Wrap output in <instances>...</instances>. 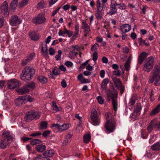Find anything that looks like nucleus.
Wrapping results in <instances>:
<instances>
[{
  "mask_svg": "<svg viewBox=\"0 0 160 160\" xmlns=\"http://www.w3.org/2000/svg\"><path fill=\"white\" fill-rule=\"evenodd\" d=\"M35 70L31 67H26L22 71L20 77L21 79L24 81H28L30 80L31 78L35 74Z\"/></svg>",
  "mask_w": 160,
  "mask_h": 160,
  "instance_id": "nucleus-1",
  "label": "nucleus"
},
{
  "mask_svg": "<svg viewBox=\"0 0 160 160\" xmlns=\"http://www.w3.org/2000/svg\"><path fill=\"white\" fill-rule=\"evenodd\" d=\"M40 117L38 112L32 110L26 112L24 119L26 122H29L33 120L38 119Z\"/></svg>",
  "mask_w": 160,
  "mask_h": 160,
  "instance_id": "nucleus-2",
  "label": "nucleus"
},
{
  "mask_svg": "<svg viewBox=\"0 0 160 160\" xmlns=\"http://www.w3.org/2000/svg\"><path fill=\"white\" fill-rule=\"evenodd\" d=\"M91 118L93 125L97 126L99 125L100 122V117L94 109H92L91 111Z\"/></svg>",
  "mask_w": 160,
  "mask_h": 160,
  "instance_id": "nucleus-3",
  "label": "nucleus"
},
{
  "mask_svg": "<svg viewBox=\"0 0 160 160\" xmlns=\"http://www.w3.org/2000/svg\"><path fill=\"white\" fill-rule=\"evenodd\" d=\"M154 64L153 58L150 57L148 58L143 66V70L148 72H149L152 68Z\"/></svg>",
  "mask_w": 160,
  "mask_h": 160,
  "instance_id": "nucleus-4",
  "label": "nucleus"
},
{
  "mask_svg": "<svg viewBox=\"0 0 160 160\" xmlns=\"http://www.w3.org/2000/svg\"><path fill=\"white\" fill-rule=\"evenodd\" d=\"M160 71V69H154V70L153 72V76L150 78L149 80V82L150 83H152L154 81H155L154 85L155 86H158L160 84V76L158 79L157 78V77L159 75Z\"/></svg>",
  "mask_w": 160,
  "mask_h": 160,
  "instance_id": "nucleus-5",
  "label": "nucleus"
},
{
  "mask_svg": "<svg viewBox=\"0 0 160 160\" xmlns=\"http://www.w3.org/2000/svg\"><path fill=\"white\" fill-rule=\"evenodd\" d=\"M107 96L109 99L112 100V105L113 109L115 112H116L117 110L118 107L117 93L114 94L110 92L108 94Z\"/></svg>",
  "mask_w": 160,
  "mask_h": 160,
  "instance_id": "nucleus-6",
  "label": "nucleus"
},
{
  "mask_svg": "<svg viewBox=\"0 0 160 160\" xmlns=\"http://www.w3.org/2000/svg\"><path fill=\"white\" fill-rule=\"evenodd\" d=\"M46 20L44 14L43 13H41L32 19V22L36 24H41L45 23Z\"/></svg>",
  "mask_w": 160,
  "mask_h": 160,
  "instance_id": "nucleus-7",
  "label": "nucleus"
},
{
  "mask_svg": "<svg viewBox=\"0 0 160 160\" xmlns=\"http://www.w3.org/2000/svg\"><path fill=\"white\" fill-rule=\"evenodd\" d=\"M21 85V84L19 82V81L15 79L8 81L7 84L8 89H13Z\"/></svg>",
  "mask_w": 160,
  "mask_h": 160,
  "instance_id": "nucleus-8",
  "label": "nucleus"
},
{
  "mask_svg": "<svg viewBox=\"0 0 160 160\" xmlns=\"http://www.w3.org/2000/svg\"><path fill=\"white\" fill-rule=\"evenodd\" d=\"M8 8V5L7 1H4L0 7L1 13L3 17L8 16L9 12Z\"/></svg>",
  "mask_w": 160,
  "mask_h": 160,
  "instance_id": "nucleus-9",
  "label": "nucleus"
},
{
  "mask_svg": "<svg viewBox=\"0 0 160 160\" xmlns=\"http://www.w3.org/2000/svg\"><path fill=\"white\" fill-rule=\"evenodd\" d=\"M116 122L114 120L107 122L105 124V128L107 130L110 132H112L116 128Z\"/></svg>",
  "mask_w": 160,
  "mask_h": 160,
  "instance_id": "nucleus-10",
  "label": "nucleus"
},
{
  "mask_svg": "<svg viewBox=\"0 0 160 160\" xmlns=\"http://www.w3.org/2000/svg\"><path fill=\"white\" fill-rule=\"evenodd\" d=\"M81 26L85 34L84 36H86V35L88 34L90 31V27L86 22L83 20L82 21Z\"/></svg>",
  "mask_w": 160,
  "mask_h": 160,
  "instance_id": "nucleus-11",
  "label": "nucleus"
},
{
  "mask_svg": "<svg viewBox=\"0 0 160 160\" xmlns=\"http://www.w3.org/2000/svg\"><path fill=\"white\" fill-rule=\"evenodd\" d=\"M10 22L12 26H16L20 23V21L17 16L14 15L11 18Z\"/></svg>",
  "mask_w": 160,
  "mask_h": 160,
  "instance_id": "nucleus-12",
  "label": "nucleus"
},
{
  "mask_svg": "<svg viewBox=\"0 0 160 160\" xmlns=\"http://www.w3.org/2000/svg\"><path fill=\"white\" fill-rule=\"evenodd\" d=\"M52 127H56L60 132H62L68 128L69 125L68 124H64L62 125H60L58 124H53L52 125Z\"/></svg>",
  "mask_w": 160,
  "mask_h": 160,
  "instance_id": "nucleus-13",
  "label": "nucleus"
},
{
  "mask_svg": "<svg viewBox=\"0 0 160 160\" xmlns=\"http://www.w3.org/2000/svg\"><path fill=\"white\" fill-rule=\"evenodd\" d=\"M131 28V26L128 24H125L120 27L122 34L128 32Z\"/></svg>",
  "mask_w": 160,
  "mask_h": 160,
  "instance_id": "nucleus-14",
  "label": "nucleus"
},
{
  "mask_svg": "<svg viewBox=\"0 0 160 160\" xmlns=\"http://www.w3.org/2000/svg\"><path fill=\"white\" fill-rule=\"evenodd\" d=\"M25 97L21 96L17 98L15 100V102L17 106H20L24 103L25 101L26 100Z\"/></svg>",
  "mask_w": 160,
  "mask_h": 160,
  "instance_id": "nucleus-15",
  "label": "nucleus"
},
{
  "mask_svg": "<svg viewBox=\"0 0 160 160\" xmlns=\"http://www.w3.org/2000/svg\"><path fill=\"white\" fill-rule=\"evenodd\" d=\"M148 54L145 52H143L139 56L138 58V63L139 64H141L143 62L145 58L147 57Z\"/></svg>",
  "mask_w": 160,
  "mask_h": 160,
  "instance_id": "nucleus-16",
  "label": "nucleus"
},
{
  "mask_svg": "<svg viewBox=\"0 0 160 160\" xmlns=\"http://www.w3.org/2000/svg\"><path fill=\"white\" fill-rule=\"evenodd\" d=\"M75 118L79 120L78 127L77 128V132L78 133L80 132L79 129H82V117L79 116V114H76L75 115Z\"/></svg>",
  "mask_w": 160,
  "mask_h": 160,
  "instance_id": "nucleus-17",
  "label": "nucleus"
},
{
  "mask_svg": "<svg viewBox=\"0 0 160 160\" xmlns=\"http://www.w3.org/2000/svg\"><path fill=\"white\" fill-rule=\"evenodd\" d=\"M97 11L96 13V16L97 18H102L103 13L102 12L103 10V7L97 6Z\"/></svg>",
  "mask_w": 160,
  "mask_h": 160,
  "instance_id": "nucleus-18",
  "label": "nucleus"
},
{
  "mask_svg": "<svg viewBox=\"0 0 160 160\" xmlns=\"http://www.w3.org/2000/svg\"><path fill=\"white\" fill-rule=\"evenodd\" d=\"M17 92L20 95H23L25 94L28 93L29 92V90L27 89L25 85L23 87L17 89Z\"/></svg>",
  "mask_w": 160,
  "mask_h": 160,
  "instance_id": "nucleus-19",
  "label": "nucleus"
},
{
  "mask_svg": "<svg viewBox=\"0 0 160 160\" xmlns=\"http://www.w3.org/2000/svg\"><path fill=\"white\" fill-rule=\"evenodd\" d=\"M72 49L71 52V55L72 54V57L75 56L78 53V52L80 50V48L77 45L72 46Z\"/></svg>",
  "mask_w": 160,
  "mask_h": 160,
  "instance_id": "nucleus-20",
  "label": "nucleus"
},
{
  "mask_svg": "<svg viewBox=\"0 0 160 160\" xmlns=\"http://www.w3.org/2000/svg\"><path fill=\"white\" fill-rule=\"evenodd\" d=\"M29 35L31 39L34 41H37L39 38L38 35L35 32H29Z\"/></svg>",
  "mask_w": 160,
  "mask_h": 160,
  "instance_id": "nucleus-21",
  "label": "nucleus"
},
{
  "mask_svg": "<svg viewBox=\"0 0 160 160\" xmlns=\"http://www.w3.org/2000/svg\"><path fill=\"white\" fill-rule=\"evenodd\" d=\"M55 153V152L53 150L51 149L50 150H47L44 152L43 153V155L44 156L51 157H52Z\"/></svg>",
  "mask_w": 160,
  "mask_h": 160,
  "instance_id": "nucleus-22",
  "label": "nucleus"
},
{
  "mask_svg": "<svg viewBox=\"0 0 160 160\" xmlns=\"http://www.w3.org/2000/svg\"><path fill=\"white\" fill-rule=\"evenodd\" d=\"M8 140L4 138H2L0 142V146L1 148L4 149L7 146L8 144Z\"/></svg>",
  "mask_w": 160,
  "mask_h": 160,
  "instance_id": "nucleus-23",
  "label": "nucleus"
},
{
  "mask_svg": "<svg viewBox=\"0 0 160 160\" xmlns=\"http://www.w3.org/2000/svg\"><path fill=\"white\" fill-rule=\"evenodd\" d=\"M151 149L153 150L158 151L160 150V141L156 142L151 147Z\"/></svg>",
  "mask_w": 160,
  "mask_h": 160,
  "instance_id": "nucleus-24",
  "label": "nucleus"
},
{
  "mask_svg": "<svg viewBox=\"0 0 160 160\" xmlns=\"http://www.w3.org/2000/svg\"><path fill=\"white\" fill-rule=\"evenodd\" d=\"M160 111V104L151 112L150 115L151 116H154L158 113Z\"/></svg>",
  "mask_w": 160,
  "mask_h": 160,
  "instance_id": "nucleus-25",
  "label": "nucleus"
},
{
  "mask_svg": "<svg viewBox=\"0 0 160 160\" xmlns=\"http://www.w3.org/2000/svg\"><path fill=\"white\" fill-rule=\"evenodd\" d=\"M2 135V138H6L5 139L8 140H10L12 138V136L11 135L10 132L5 131L3 132Z\"/></svg>",
  "mask_w": 160,
  "mask_h": 160,
  "instance_id": "nucleus-26",
  "label": "nucleus"
},
{
  "mask_svg": "<svg viewBox=\"0 0 160 160\" xmlns=\"http://www.w3.org/2000/svg\"><path fill=\"white\" fill-rule=\"evenodd\" d=\"M78 79L81 81L82 83H85L89 82V81L88 79H85L82 74H79L78 75Z\"/></svg>",
  "mask_w": 160,
  "mask_h": 160,
  "instance_id": "nucleus-27",
  "label": "nucleus"
},
{
  "mask_svg": "<svg viewBox=\"0 0 160 160\" xmlns=\"http://www.w3.org/2000/svg\"><path fill=\"white\" fill-rule=\"evenodd\" d=\"M46 146L43 144L38 145L36 147V150L38 152H44L46 149Z\"/></svg>",
  "mask_w": 160,
  "mask_h": 160,
  "instance_id": "nucleus-28",
  "label": "nucleus"
},
{
  "mask_svg": "<svg viewBox=\"0 0 160 160\" xmlns=\"http://www.w3.org/2000/svg\"><path fill=\"white\" fill-rule=\"evenodd\" d=\"M47 45L44 41L42 44V52L44 55H46L47 53Z\"/></svg>",
  "mask_w": 160,
  "mask_h": 160,
  "instance_id": "nucleus-29",
  "label": "nucleus"
},
{
  "mask_svg": "<svg viewBox=\"0 0 160 160\" xmlns=\"http://www.w3.org/2000/svg\"><path fill=\"white\" fill-rule=\"evenodd\" d=\"M26 87L29 91L30 89H33L35 87V83L34 82L27 83L25 85Z\"/></svg>",
  "mask_w": 160,
  "mask_h": 160,
  "instance_id": "nucleus-30",
  "label": "nucleus"
},
{
  "mask_svg": "<svg viewBox=\"0 0 160 160\" xmlns=\"http://www.w3.org/2000/svg\"><path fill=\"white\" fill-rule=\"evenodd\" d=\"M18 0H12L10 3V8L12 10H14L18 5Z\"/></svg>",
  "mask_w": 160,
  "mask_h": 160,
  "instance_id": "nucleus-31",
  "label": "nucleus"
},
{
  "mask_svg": "<svg viewBox=\"0 0 160 160\" xmlns=\"http://www.w3.org/2000/svg\"><path fill=\"white\" fill-rule=\"evenodd\" d=\"M113 81L115 86L118 87H120L122 85L121 82L119 79L117 78H113Z\"/></svg>",
  "mask_w": 160,
  "mask_h": 160,
  "instance_id": "nucleus-32",
  "label": "nucleus"
},
{
  "mask_svg": "<svg viewBox=\"0 0 160 160\" xmlns=\"http://www.w3.org/2000/svg\"><path fill=\"white\" fill-rule=\"evenodd\" d=\"M109 82V79L106 78L103 80L102 82V88L103 90H105L107 87V84Z\"/></svg>",
  "mask_w": 160,
  "mask_h": 160,
  "instance_id": "nucleus-33",
  "label": "nucleus"
},
{
  "mask_svg": "<svg viewBox=\"0 0 160 160\" xmlns=\"http://www.w3.org/2000/svg\"><path fill=\"white\" fill-rule=\"evenodd\" d=\"M39 81L42 84H45L47 82L48 80L47 78L43 76H39L38 77Z\"/></svg>",
  "mask_w": 160,
  "mask_h": 160,
  "instance_id": "nucleus-34",
  "label": "nucleus"
},
{
  "mask_svg": "<svg viewBox=\"0 0 160 160\" xmlns=\"http://www.w3.org/2000/svg\"><path fill=\"white\" fill-rule=\"evenodd\" d=\"M107 1V0H97V6L103 7L104 4Z\"/></svg>",
  "mask_w": 160,
  "mask_h": 160,
  "instance_id": "nucleus-35",
  "label": "nucleus"
},
{
  "mask_svg": "<svg viewBox=\"0 0 160 160\" xmlns=\"http://www.w3.org/2000/svg\"><path fill=\"white\" fill-rule=\"evenodd\" d=\"M105 116L107 122L111 121V120H114L113 119L112 114L110 112H108L106 113Z\"/></svg>",
  "mask_w": 160,
  "mask_h": 160,
  "instance_id": "nucleus-36",
  "label": "nucleus"
},
{
  "mask_svg": "<svg viewBox=\"0 0 160 160\" xmlns=\"http://www.w3.org/2000/svg\"><path fill=\"white\" fill-rule=\"evenodd\" d=\"M130 63L131 60L129 59V58L128 59L124 64L125 69L127 71H128L130 69Z\"/></svg>",
  "mask_w": 160,
  "mask_h": 160,
  "instance_id": "nucleus-37",
  "label": "nucleus"
},
{
  "mask_svg": "<svg viewBox=\"0 0 160 160\" xmlns=\"http://www.w3.org/2000/svg\"><path fill=\"white\" fill-rule=\"evenodd\" d=\"M155 120L153 119L151 121L148 127V131L149 133H150L153 128V122Z\"/></svg>",
  "mask_w": 160,
  "mask_h": 160,
  "instance_id": "nucleus-38",
  "label": "nucleus"
},
{
  "mask_svg": "<svg viewBox=\"0 0 160 160\" xmlns=\"http://www.w3.org/2000/svg\"><path fill=\"white\" fill-rule=\"evenodd\" d=\"M28 0H22L18 5L19 8H22L26 6L28 3Z\"/></svg>",
  "mask_w": 160,
  "mask_h": 160,
  "instance_id": "nucleus-39",
  "label": "nucleus"
},
{
  "mask_svg": "<svg viewBox=\"0 0 160 160\" xmlns=\"http://www.w3.org/2000/svg\"><path fill=\"white\" fill-rule=\"evenodd\" d=\"M110 10L107 14L110 15H112L117 12V10L116 8L110 7Z\"/></svg>",
  "mask_w": 160,
  "mask_h": 160,
  "instance_id": "nucleus-40",
  "label": "nucleus"
},
{
  "mask_svg": "<svg viewBox=\"0 0 160 160\" xmlns=\"http://www.w3.org/2000/svg\"><path fill=\"white\" fill-rule=\"evenodd\" d=\"M42 141L39 139H34L32 140L31 141L30 143L32 145H36L37 144L40 143L42 142Z\"/></svg>",
  "mask_w": 160,
  "mask_h": 160,
  "instance_id": "nucleus-41",
  "label": "nucleus"
},
{
  "mask_svg": "<svg viewBox=\"0 0 160 160\" xmlns=\"http://www.w3.org/2000/svg\"><path fill=\"white\" fill-rule=\"evenodd\" d=\"M91 136L89 134H86L83 137V141L85 143H87L90 140Z\"/></svg>",
  "mask_w": 160,
  "mask_h": 160,
  "instance_id": "nucleus-42",
  "label": "nucleus"
},
{
  "mask_svg": "<svg viewBox=\"0 0 160 160\" xmlns=\"http://www.w3.org/2000/svg\"><path fill=\"white\" fill-rule=\"evenodd\" d=\"M47 123L45 122H43L40 124V130L46 129L47 128Z\"/></svg>",
  "mask_w": 160,
  "mask_h": 160,
  "instance_id": "nucleus-43",
  "label": "nucleus"
},
{
  "mask_svg": "<svg viewBox=\"0 0 160 160\" xmlns=\"http://www.w3.org/2000/svg\"><path fill=\"white\" fill-rule=\"evenodd\" d=\"M44 1L42 0L38 3L37 8L38 9H42L44 7Z\"/></svg>",
  "mask_w": 160,
  "mask_h": 160,
  "instance_id": "nucleus-44",
  "label": "nucleus"
},
{
  "mask_svg": "<svg viewBox=\"0 0 160 160\" xmlns=\"http://www.w3.org/2000/svg\"><path fill=\"white\" fill-rule=\"evenodd\" d=\"M141 132V137L143 139H145L147 138L148 136V134L144 130H142Z\"/></svg>",
  "mask_w": 160,
  "mask_h": 160,
  "instance_id": "nucleus-45",
  "label": "nucleus"
},
{
  "mask_svg": "<svg viewBox=\"0 0 160 160\" xmlns=\"http://www.w3.org/2000/svg\"><path fill=\"white\" fill-rule=\"evenodd\" d=\"M135 102V98L134 96H132L130 99V101L128 103L129 106L133 105Z\"/></svg>",
  "mask_w": 160,
  "mask_h": 160,
  "instance_id": "nucleus-46",
  "label": "nucleus"
},
{
  "mask_svg": "<svg viewBox=\"0 0 160 160\" xmlns=\"http://www.w3.org/2000/svg\"><path fill=\"white\" fill-rule=\"evenodd\" d=\"M98 102L100 104H102L103 103L104 100L102 97L101 96H98L97 98Z\"/></svg>",
  "mask_w": 160,
  "mask_h": 160,
  "instance_id": "nucleus-47",
  "label": "nucleus"
},
{
  "mask_svg": "<svg viewBox=\"0 0 160 160\" xmlns=\"http://www.w3.org/2000/svg\"><path fill=\"white\" fill-rule=\"evenodd\" d=\"M58 54L55 57L57 60H59L61 59V56L62 53V51L61 50H59L58 51Z\"/></svg>",
  "mask_w": 160,
  "mask_h": 160,
  "instance_id": "nucleus-48",
  "label": "nucleus"
},
{
  "mask_svg": "<svg viewBox=\"0 0 160 160\" xmlns=\"http://www.w3.org/2000/svg\"><path fill=\"white\" fill-rule=\"evenodd\" d=\"M89 61V60H87L85 62L83 63L79 67L80 69L81 70L84 69L86 66L88 64Z\"/></svg>",
  "mask_w": 160,
  "mask_h": 160,
  "instance_id": "nucleus-49",
  "label": "nucleus"
},
{
  "mask_svg": "<svg viewBox=\"0 0 160 160\" xmlns=\"http://www.w3.org/2000/svg\"><path fill=\"white\" fill-rule=\"evenodd\" d=\"M99 45L98 43H95L92 46L91 48V50L92 51H95L99 47Z\"/></svg>",
  "mask_w": 160,
  "mask_h": 160,
  "instance_id": "nucleus-50",
  "label": "nucleus"
},
{
  "mask_svg": "<svg viewBox=\"0 0 160 160\" xmlns=\"http://www.w3.org/2000/svg\"><path fill=\"white\" fill-rule=\"evenodd\" d=\"M118 4L117 3L116 1L114 0H112L111 1V4L110 5V7H111L115 8H116V7L118 6Z\"/></svg>",
  "mask_w": 160,
  "mask_h": 160,
  "instance_id": "nucleus-51",
  "label": "nucleus"
},
{
  "mask_svg": "<svg viewBox=\"0 0 160 160\" xmlns=\"http://www.w3.org/2000/svg\"><path fill=\"white\" fill-rule=\"evenodd\" d=\"M60 71L58 69L54 68L52 70L53 74L55 75H58L60 74Z\"/></svg>",
  "mask_w": 160,
  "mask_h": 160,
  "instance_id": "nucleus-52",
  "label": "nucleus"
},
{
  "mask_svg": "<svg viewBox=\"0 0 160 160\" xmlns=\"http://www.w3.org/2000/svg\"><path fill=\"white\" fill-rule=\"evenodd\" d=\"M98 58V53L96 52H94L92 55V60L95 61L97 60Z\"/></svg>",
  "mask_w": 160,
  "mask_h": 160,
  "instance_id": "nucleus-53",
  "label": "nucleus"
},
{
  "mask_svg": "<svg viewBox=\"0 0 160 160\" xmlns=\"http://www.w3.org/2000/svg\"><path fill=\"white\" fill-rule=\"evenodd\" d=\"M51 132L49 130H47L43 132L42 134V135L44 137H47L49 135Z\"/></svg>",
  "mask_w": 160,
  "mask_h": 160,
  "instance_id": "nucleus-54",
  "label": "nucleus"
},
{
  "mask_svg": "<svg viewBox=\"0 0 160 160\" xmlns=\"http://www.w3.org/2000/svg\"><path fill=\"white\" fill-rule=\"evenodd\" d=\"M53 109L56 111H57L59 110L58 106L56 105V103L54 102H53Z\"/></svg>",
  "mask_w": 160,
  "mask_h": 160,
  "instance_id": "nucleus-55",
  "label": "nucleus"
},
{
  "mask_svg": "<svg viewBox=\"0 0 160 160\" xmlns=\"http://www.w3.org/2000/svg\"><path fill=\"white\" fill-rule=\"evenodd\" d=\"M41 134L42 133L40 132H35L31 134V135H30V136L35 137L40 136L41 135Z\"/></svg>",
  "mask_w": 160,
  "mask_h": 160,
  "instance_id": "nucleus-56",
  "label": "nucleus"
},
{
  "mask_svg": "<svg viewBox=\"0 0 160 160\" xmlns=\"http://www.w3.org/2000/svg\"><path fill=\"white\" fill-rule=\"evenodd\" d=\"M141 108L140 105H138L136 108L134 109V112L138 113L141 110Z\"/></svg>",
  "mask_w": 160,
  "mask_h": 160,
  "instance_id": "nucleus-57",
  "label": "nucleus"
},
{
  "mask_svg": "<svg viewBox=\"0 0 160 160\" xmlns=\"http://www.w3.org/2000/svg\"><path fill=\"white\" fill-rule=\"evenodd\" d=\"M78 33L75 32L74 34L72 36V38L71 39V41H73L75 40L78 37Z\"/></svg>",
  "mask_w": 160,
  "mask_h": 160,
  "instance_id": "nucleus-58",
  "label": "nucleus"
},
{
  "mask_svg": "<svg viewBox=\"0 0 160 160\" xmlns=\"http://www.w3.org/2000/svg\"><path fill=\"white\" fill-rule=\"evenodd\" d=\"M34 56V53H32L30 54L29 56L27 58V60H28L29 62L32 60Z\"/></svg>",
  "mask_w": 160,
  "mask_h": 160,
  "instance_id": "nucleus-59",
  "label": "nucleus"
},
{
  "mask_svg": "<svg viewBox=\"0 0 160 160\" xmlns=\"http://www.w3.org/2000/svg\"><path fill=\"white\" fill-rule=\"evenodd\" d=\"M118 5L119 6L118 8L120 9H124L126 8V6L124 3H122L119 4H118Z\"/></svg>",
  "mask_w": 160,
  "mask_h": 160,
  "instance_id": "nucleus-60",
  "label": "nucleus"
},
{
  "mask_svg": "<svg viewBox=\"0 0 160 160\" xmlns=\"http://www.w3.org/2000/svg\"><path fill=\"white\" fill-rule=\"evenodd\" d=\"M49 54L51 55H53L55 53L54 50L52 48H51L49 49Z\"/></svg>",
  "mask_w": 160,
  "mask_h": 160,
  "instance_id": "nucleus-61",
  "label": "nucleus"
},
{
  "mask_svg": "<svg viewBox=\"0 0 160 160\" xmlns=\"http://www.w3.org/2000/svg\"><path fill=\"white\" fill-rule=\"evenodd\" d=\"M120 73L121 72L119 70L117 69L114 71L113 72V74L114 75L117 76H120Z\"/></svg>",
  "mask_w": 160,
  "mask_h": 160,
  "instance_id": "nucleus-62",
  "label": "nucleus"
},
{
  "mask_svg": "<svg viewBox=\"0 0 160 160\" xmlns=\"http://www.w3.org/2000/svg\"><path fill=\"white\" fill-rule=\"evenodd\" d=\"M105 71L103 70H102L100 71V75L101 77L102 78H103L105 76Z\"/></svg>",
  "mask_w": 160,
  "mask_h": 160,
  "instance_id": "nucleus-63",
  "label": "nucleus"
},
{
  "mask_svg": "<svg viewBox=\"0 0 160 160\" xmlns=\"http://www.w3.org/2000/svg\"><path fill=\"white\" fill-rule=\"evenodd\" d=\"M129 50L126 47H124L122 49V52L123 53H127L129 52Z\"/></svg>",
  "mask_w": 160,
  "mask_h": 160,
  "instance_id": "nucleus-64",
  "label": "nucleus"
}]
</instances>
